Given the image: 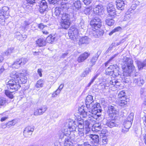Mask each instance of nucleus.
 Listing matches in <instances>:
<instances>
[{
	"mask_svg": "<svg viewBox=\"0 0 146 146\" xmlns=\"http://www.w3.org/2000/svg\"><path fill=\"white\" fill-rule=\"evenodd\" d=\"M91 71V70L89 68H86L84 72L81 74V76L83 77H86Z\"/></svg>",
	"mask_w": 146,
	"mask_h": 146,
	"instance_id": "obj_42",
	"label": "nucleus"
},
{
	"mask_svg": "<svg viewBox=\"0 0 146 146\" xmlns=\"http://www.w3.org/2000/svg\"><path fill=\"white\" fill-rule=\"evenodd\" d=\"M92 130L95 131H100L101 129V126L100 123H95L93 126Z\"/></svg>",
	"mask_w": 146,
	"mask_h": 146,
	"instance_id": "obj_28",
	"label": "nucleus"
},
{
	"mask_svg": "<svg viewBox=\"0 0 146 146\" xmlns=\"http://www.w3.org/2000/svg\"><path fill=\"white\" fill-rule=\"evenodd\" d=\"M84 129L80 128L78 129V137H79V139L80 138L81 140L83 139L84 138Z\"/></svg>",
	"mask_w": 146,
	"mask_h": 146,
	"instance_id": "obj_30",
	"label": "nucleus"
},
{
	"mask_svg": "<svg viewBox=\"0 0 146 146\" xmlns=\"http://www.w3.org/2000/svg\"><path fill=\"white\" fill-rule=\"evenodd\" d=\"M132 123L129 121H125L124 122L123 125L124 128L122 129V131L124 133L127 132L129 128L131 127Z\"/></svg>",
	"mask_w": 146,
	"mask_h": 146,
	"instance_id": "obj_20",
	"label": "nucleus"
},
{
	"mask_svg": "<svg viewBox=\"0 0 146 146\" xmlns=\"http://www.w3.org/2000/svg\"><path fill=\"white\" fill-rule=\"evenodd\" d=\"M118 111L115 108L112 106H109L108 108V113L110 117H111L112 119H114L117 116Z\"/></svg>",
	"mask_w": 146,
	"mask_h": 146,
	"instance_id": "obj_11",
	"label": "nucleus"
},
{
	"mask_svg": "<svg viewBox=\"0 0 146 146\" xmlns=\"http://www.w3.org/2000/svg\"><path fill=\"white\" fill-rule=\"evenodd\" d=\"M145 66H146V59L143 62H139L138 63V67L139 70H141Z\"/></svg>",
	"mask_w": 146,
	"mask_h": 146,
	"instance_id": "obj_41",
	"label": "nucleus"
},
{
	"mask_svg": "<svg viewBox=\"0 0 146 146\" xmlns=\"http://www.w3.org/2000/svg\"><path fill=\"white\" fill-rule=\"evenodd\" d=\"M73 142L70 139L69 137H66L65 138L64 143V146H72Z\"/></svg>",
	"mask_w": 146,
	"mask_h": 146,
	"instance_id": "obj_29",
	"label": "nucleus"
},
{
	"mask_svg": "<svg viewBox=\"0 0 146 146\" xmlns=\"http://www.w3.org/2000/svg\"><path fill=\"white\" fill-rule=\"evenodd\" d=\"M56 40V38L54 36L49 35L46 38V40L49 43H52Z\"/></svg>",
	"mask_w": 146,
	"mask_h": 146,
	"instance_id": "obj_39",
	"label": "nucleus"
},
{
	"mask_svg": "<svg viewBox=\"0 0 146 146\" xmlns=\"http://www.w3.org/2000/svg\"><path fill=\"white\" fill-rule=\"evenodd\" d=\"M8 103V100L6 98L0 96V107H5Z\"/></svg>",
	"mask_w": 146,
	"mask_h": 146,
	"instance_id": "obj_22",
	"label": "nucleus"
},
{
	"mask_svg": "<svg viewBox=\"0 0 146 146\" xmlns=\"http://www.w3.org/2000/svg\"><path fill=\"white\" fill-rule=\"evenodd\" d=\"M90 53L85 52L81 54L78 58L77 61L79 62H83L89 56Z\"/></svg>",
	"mask_w": 146,
	"mask_h": 146,
	"instance_id": "obj_19",
	"label": "nucleus"
},
{
	"mask_svg": "<svg viewBox=\"0 0 146 146\" xmlns=\"http://www.w3.org/2000/svg\"><path fill=\"white\" fill-rule=\"evenodd\" d=\"M106 23L109 26L113 25L114 23V21L112 19L108 18L105 20Z\"/></svg>",
	"mask_w": 146,
	"mask_h": 146,
	"instance_id": "obj_37",
	"label": "nucleus"
},
{
	"mask_svg": "<svg viewBox=\"0 0 146 146\" xmlns=\"http://www.w3.org/2000/svg\"><path fill=\"white\" fill-rule=\"evenodd\" d=\"M93 11L96 15H100L104 13L103 6L101 4L95 6L93 8Z\"/></svg>",
	"mask_w": 146,
	"mask_h": 146,
	"instance_id": "obj_13",
	"label": "nucleus"
},
{
	"mask_svg": "<svg viewBox=\"0 0 146 146\" xmlns=\"http://www.w3.org/2000/svg\"><path fill=\"white\" fill-rule=\"evenodd\" d=\"M84 130L85 131V134L87 136L89 137V135L90 134H92L91 133L90 127L85 128Z\"/></svg>",
	"mask_w": 146,
	"mask_h": 146,
	"instance_id": "obj_48",
	"label": "nucleus"
},
{
	"mask_svg": "<svg viewBox=\"0 0 146 146\" xmlns=\"http://www.w3.org/2000/svg\"><path fill=\"white\" fill-rule=\"evenodd\" d=\"M37 44L39 46L41 47L46 45V42L45 40L42 38H40L36 41Z\"/></svg>",
	"mask_w": 146,
	"mask_h": 146,
	"instance_id": "obj_26",
	"label": "nucleus"
},
{
	"mask_svg": "<svg viewBox=\"0 0 146 146\" xmlns=\"http://www.w3.org/2000/svg\"><path fill=\"white\" fill-rule=\"evenodd\" d=\"M99 52H98L97 54H96L95 56H94L92 58L90 61V62L92 64L91 66H92L94 64L96 61H97L98 56L99 55H98Z\"/></svg>",
	"mask_w": 146,
	"mask_h": 146,
	"instance_id": "obj_31",
	"label": "nucleus"
},
{
	"mask_svg": "<svg viewBox=\"0 0 146 146\" xmlns=\"http://www.w3.org/2000/svg\"><path fill=\"white\" fill-rule=\"evenodd\" d=\"M19 59H17L12 64V66L13 68H18L21 65L19 62Z\"/></svg>",
	"mask_w": 146,
	"mask_h": 146,
	"instance_id": "obj_40",
	"label": "nucleus"
},
{
	"mask_svg": "<svg viewBox=\"0 0 146 146\" xmlns=\"http://www.w3.org/2000/svg\"><path fill=\"white\" fill-rule=\"evenodd\" d=\"M93 102L94 100L93 96L91 95H88L86 97V104L87 108H92L94 105L97 104H99L100 106V104L99 103H96L93 105L92 103Z\"/></svg>",
	"mask_w": 146,
	"mask_h": 146,
	"instance_id": "obj_10",
	"label": "nucleus"
},
{
	"mask_svg": "<svg viewBox=\"0 0 146 146\" xmlns=\"http://www.w3.org/2000/svg\"><path fill=\"white\" fill-rule=\"evenodd\" d=\"M116 2V7L118 9L121 10L123 9L125 4L123 0H117Z\"/></svg>",
	"mask_w": 146,
	"mask_h": 146,
	"instance_id": "obj_21",
	"label": "nucleus"
},
{
	"mask_svg": "<svg viewBox=\"0 0 146 146\" xmlns=\"http://www.w3.org/2000/svg\"><path fill=\"white\" fill-rule=\"evenodd\" d=\"M93 121H92L88 119L86 120L84 122V125L85 128H88L90 127V123L91 122H93Z\"/></svg>",
	"mask_w": 146,
	"mask_h": 146,
	"instance_id": "obj_46",
	"label": "nucleus"
},
{
	"mask_svg": "<svg viewBox=\"0 0 146 146\" xmlns=\"http://www.w3.org/2000/svg\"><path fill=\"white\" fill-rule=\"evenodd\" d=\"M70 24V20L62 21L61 22V26L62 28L67 29L69 27Z\"/></svg>",
	"mask_w": 146,
	"mask_h": 146,
	"instance_id": "obj_23",
	"label": "nucleus"
},
{
	"mask_svg": "<svg viewBox=\"0 0 146 146\" xmlns=\"http://www.w3.org/2000/svg\"><path fill=\"white\" fill-rule=\"evenodd\" d=\"M39 12L41 14L45 13L48 9V5L46 2L44 0L40 1Z\"/></svg>",
	"mask_w": 146,
	"mask_h": 146,
	"instance_id": "obj_9",
	"label": "nucleus"
},
{
	"mask_svg": "<svg viewBox=\"0 0 146 146\" xmlns=\"http://www.w3.org/2000/svg\"><path fill=\"white\" fill-rule=\"evenodd\" d=\"M92 0H84V2L86 5H88L91 2Z\"/></svg>",
	"mask_w": 146,
	"mask_h": 146,
	"instance_id": "obj_62",
	"label": "nucleus"
},
{
	"mask_svg": "<svg viewBox=\"0 0 146 146\" xmlns=\"http://www.w3.org/2000/svg\"><path fill=\"white\" fill-rule=\"evenodd\" d=\"M34 131V127L33 126H28L26 127L24 131L23 134L25 137H30Z\"/></svg>",
	"mask_w": 146,
	"mask_h": 146,
	"instance_id": "obj_12",
	"label": "nucleus"
},
{
	"mask_svg": "<svg viewBox=\"0 0 146 146\" xmlns=\"http://www.w3.org/2000/svg\"><path fill=\"white\" fill-rule=\"evenodd\" d=\"M78 29L75 27H71L68 32V35L70 38L74 40L78 37Z\"/></svg>",
	"mask_w": 146,
	"mask_h": 146,
	"instance_id": "obj_8",
	"label": "nucleus"
},
{
	"mask_svg": "<svg viewBox=\"0 0 146 146\" xmlns=\"http://www.w3.org/2000/svg\"><path fill=\"white\" fill-rule=\"evenodd\" d=\"M15 123H14L13 122V121H11L9 122L7 125V126L8 127L9 126V127H10V126L14 125H15Z\"/></svg>",
	"mask_w": 146,
	"mask_h": 146,
	"instance_id": "obj_63",
	"label": "nucleus"
},
{
	"mask_svg": "<svg viewBox=\"0 0 146 146\" xmlns=\"http://www.w3.org/2000/svg\"><path fill=\"white\" fill-rule=\"evenodd\" d=\"M72 6L74 9H76L79 10L81 7V4L80 1V0H77L74 1L72 5Z\"/></svg>",
	"mask_w": 146,
	"mask_h": 146,
	"instance_id": "obj_25",
	"label": "nucleus"
},
{
	"mask_svg": "<svg viewBox=\"0 0 146 146\" xmlns=\"http://www.w3.org/2000/svg\"><path fill=\"white\" fill-rule=\"evenodd\" d=\"M125 93L124 91H122L119 92L118 95V98L120 99H122L123 97H126Z\"/></svg>",
	"mask_w": 146,
	"mask_h": 146,
	"instance_id": "obj_49",
	"label": "nucleus"
},
{
	"mask_svg": "<svg viewBox=\"0 0 146 146\" xmlns=\"http://www.w3.org/2000/svg\"><path fill=\"white\" fill-rule=\"evenodd\" d=\"M90 39L87 36L82 37L79 40V42L81 44H88Z\"/></svg>",
	"mask_w": 146,
	"mask_h": 146,
	"instance_id": "obj_24",
	"label": "nucleus"
},
{
	"mask_svg": "<svg viewBox=\"0 0 146 146\" xmlns=\"http://www.w3.org/2000/svg\"><path fill=\"white\" fill-rule=\"evenodd\" d=\"M107 10L108 15L111 17H113L116 15L115 9L114 6L111 4H109L107 7Z\"/></svg>",
	"mask_w": 146,
	"mask_h": 146,
	"instance_id": "obj_16",
	"label": "nucleus"
},
{
	"mask_svg": "<svg viewBox=\"0 0 146 146\" xmlns=\"http://www.w3.org/2000/svg\"><path fill=\"white\" fill-rule=\"evenodd\" d=\"M133 17V14L132 13H129V11L127 12L125 15L124 20L127 21L131 20Z\"/></svg>",
	"mask_w": 146,
	"mask_h": 146,
	"instance_id": "obj_27",
	"label": "nucleus"
},
{
	"mask_svg": "<svg viewBox=\"0 0 146 146\" xmlns=\"http://www.w3.org/2000/svg\"><path fill=\"white\" fill-rule=\"evenodd\" d=\"M69 137H70V139L74 142V143H77L79 141V137H78V136L76 137L74 134H71V136Z\"/></svg>",
	"mask_w": 146,
	"mask_h": 146,
	"instance_id": "obj_36",
	"label": "nucleus"
},
{
	"mask_svg": "<svg viewBox=\"0 0 146 146\" xmlns=\"http://www.w3.org/2000/svg\"><path fill=\"white\" fill-rule=\"evenodd\" d=\"M18 59L19 60V62L21 66L24 65L28 61L27 58H18Z\"/></svg>",
	"mask_w": 146,
	"mask_h": 146,
	"instance_id": "obj_44",
	"label": "nucleus"
},
{
	"mask_svg": "<svg viewBox=\"0 0 146 146\" xmlns=\"http://www.w3.org/2000/svg\"><path fill=\"white\" fill-rule=\"evenodd\" d=\"M120 43H120V42H119L118 43H112L111 44V46H110L109 47V48H108V50H111L112 49V47L113 46H117L118 45H119V44H120Z\"/></svg>",
	"mask_w": 146,
	"mask_h": 146,
	"instance_id": "obj_57",
	"label": "nucleus"
},
{
	"mask_svg": "<svg viewBox=\"0 0 146 146\" xmlns=\"http://www.w3.org/2000/svg\"><path fill=\"white\" fill-rule=\"evenodd\" d=\"M106 125L108 127L110 128L116 126V124L115 123V121L113 120H107Z\"/></svg>",
	"mask_w": 146,
	"mask_h": 146,
	"instance_id": "obj_32",
	"label": "nucleus"
},
{
	"mask_svg": "<svg viewBox=\"0 0 146 146\" xmlns=\"http://www.w3.org/2000/svg\"><path fill=\"white\" fill-rule=\"evenodd\" d=\"M118 66L116 64L110 65L106 70V74L113 76H117L119 75Z\"/></svg>",
	"mask_w": 146,
	"mask_h": 146,
	"instance_id": "obj_6",
	"label": "nucleus"
},
{
	"mask_svg": "<svg viewBox=\"0 0 146 146\" xmlns=\"http://www.w3.org/2000/svg\"><path fill=\"white\" fill-rule=\"evenodd\" d=\"M108 140L107 136L106 135H103L102 139L100 140L99 144H100V146L102 145H105L107 144Z\"/></svg>",
	"mask_w": 146,
	"mask_h": 146,
	"instance_id": "obj_33",
	"label": "nucleus"
},
{
	"mask_svg": "<svg viewBox=\"0 0 146 146\" xmlns=\"http://www.w3.org/2000/svg\"><path fill=\"white\" fill-rule=\"evenodd\" d=\"M44 82L43 80L40 79L38 80L36 85L35 87L38 88L43 87L44 85Z\"/></svg>",
	"mask_w": 146,
	"mask_h": 146,
	"instance_id": "obj_38",
	"label": "nucleus"
},
{
	"mask_svg": "<svg viewBox=\"0 0 146 146\" xmlns=\"http://www.w3.org/2000/svg\"><path fill=\"white\" fill-rule=\"evenodd\" d=\"M26 1L28 3L32 5L35 3L36 0H26Z\"/></svg>",
	"mask_w": 146,
	"mask_h": 146,
	"instance_id": "obj_61",
	"label": "nucleus"
},
{
	"mask_svg": "<svg viewBox=\"0 0 146 146\" xmlns=\"http://www.w3.org/2000/svg\"><path fill=\"white\" fill-rule=\"evenodd\" d=\"M14 50L13 47H11L8 49V50L5 52V54L6 55H10L11 53L13 52Z\"/></svg>",
	"mask_w": 146,
	"mask_h": 146,
	"instance_id": "obj_53",
	"label": "nucleus"
},
{
	"mask_svg": "<svg viewBox=\"0 0 146 146\" xmlns=\"http://www.w3.org/2000/svg\"><path fill=\"white\" fill-rule=\"evenodd\" d=\"M20 80L22 82L23 84H25L27 82V78L25 76V74L22 73L21 74Z\"/></svg>",
	"mask_w": 146,
	"mask_h": 146,
	"instance_id": "obj_43",
	"label": "nucleus"
},
{
	"mask_svg": "<svg viewBox=\"0 0 146 146\" xmlns=\"http://www.w3.org/2000/svg\"><path fill=\"white\" fill-rule=\"evenodd\" d=\"M122 68L124 74L129 75L134 70V66L133 65V61L131 58L127 57H124L122 61Z\"/></svg>",
	"mask_w": 146,
	"mask_h": 146,
	"instance_id": "obj_3",
	"label": "nucleus"
},
{
	"mask_svg": "<svg viewBox=\"0 0 146 146\" xmlns=\"http://www.w3.org/2000/svg\"><path fill=\"white\" fill-rule=\"evenodd\" d=\"M80 146H91L88 142H84L83 144L79 145Z\"/></svg>",
	"mask_w": 146,
	"mask_h": 146,
	"instance_id": "obj_64",
	"label": "nucleus"
},
{
	"mask_svg": "<svg viewBox=\"0 0 146 146\" xmlns=\"http://www.w3.org/2000/svg\"><path fill=\"white\" fill-rule=\"evenodd\" d=\"M93 107L91 108H87L88 111L86 112L84 110V107L82 106L79 108L78 111L83 117H87L88 119L92 121H96L101 115L100 113L102 110L99 104H96Z\"/></svg>",
	"mask_w": 146,
	"mask_h": 146,
	"instance_id": "obj_1",
	"label": "nucleus"
},
{
	"mask_svg": "<svg viewBox=\"0 0 146 146\" xmlns=\"http://www.w3.org/2000/svg\"><path fill=\"white\" fill-rule=\"evenodd\" d=\"M30 24V23L28 21H24L21 24V27L24 30H27L28 28L29 25Z\"/></svg>",
	"mask_w": 146,
	"mask_h": 146,
	"instance_id": "obj_34",
	"label": "nucleus"
},
{
	"mask_svg": "<svg viewBox=\"0 0 146 146\" xmlns=\"http://www.w3.org/2000/svg\"><path fill=\"white\" fill-rule=\"evenodd\" d=\"M54 14L58 19H61L62 21H70V15L64 11L60 8L56 7L54 9Z\"/></svg>",
	"mask_w": 146,
	"mask_h": 146,
	"instance_id": "obj_5",
	"label": "nucleus"
},
{
	"mask_svg": "<svg viewBox=\"0 0 146 146\" xmlns=\"http://www.w3.org/2000/svg\"><path fill=\"white\" fill-rule=\"evenodd\" d=\"M73 121L76 124V125H75L76 127L77 126V125H84V121L82 119H81L80 120L77 121Z\"/></svg>",
	"mask_w": 146,
	"mask_h": 146,
	"instance_id": "obj_52",
	"label": "nucleus"
},
{
	"mask_svg": "<svg viewBox=\"0 0 146 146\" xmlns=\"http://www.w3.org/2000/svg\"><path fill=\"white\" fill-rule=\"evenodd\" d=\"M47 109V108L45 106H43L38 109H35L34 111V114L35 116L42 115Z\"/></svg>",
	"mask_w": 146,
	"mask_h": 146,
	"instance_id": "obj_15",
	"label": "nucleus"
},
{
	"mask_svg": "<svg viewBox=\"0 0 146 146\" xmlns=\"http://www.w3.org/2000/svg\"><path fill=\"white\" fill-rule=\"evenodd\" d=\"M91 9L90 7H87L84 10V12L86 15H89Z\"/></svg>",
	"mask_w": 146,
	"mask_h": 146,
	"instance_id": "obj_51",
	"label": "nucleus"
},
{
	"mask_svg": "<svg viewBox=\"0 0 146 146\" xmlns=\"http://www.w3.org/2000/svg\"><path fill=\"white\" fill-rule=\"evenodd\" d=\"M89 137L91 139L92 141H91L93 145L95 146H100L99 144V136L98 135L95 134H90L89 135Z\"/></svg>",
	"mask_w": 146,
	"mask_h": 146,
	"instance_id": "obj_14",
	"label": "nucleus"
},
{
	"mask_svg": "<svg viewBox=\"0 0 146 146\" xmlns=\"http://www.w3.org/2000/svg\"><path fill=\"white\" fill-rule=\"evenodd\" d=\"M75 125L76 124L72 119H67L64 124V127L59 132V138L62 139L65 136L68 137L71 132L75 131L76 128Z\"/></svg>",
	"mask_w": 146,
	"mask_h": 146,
	"instance_id": "obj_2",
	"label": "nucleus"
},
{
	"mask_svg": "<svg viewBox=\"0 0 146 146\" xmlns=\"http://www.w3.org/2000/svg\"><path fill=\"white\" fill-rule=\"evenodd\" d=\"M6 86L9 90H5V94L7 96L11 99L13 97L12 93L17 91L21 87L19 83L16 82L13 79L9 80L7 82Z\"/></svg>",
	"mask_w": 146,
	"mask_h": 146,
	"instance_id": "obj_4",
	"label": "nucleus"
},
{
	"mask_svg": "<svg viewBox=\"0 0 146 146\" xmlns=\"http://www.w3.org/2000/svg\"><path fill=\"white\" fill-rule=\"evenodd\" d=\"M9 9L7 7H4L1 10L0 12V19H3L4 18H6V16H8L9 14Z\"/></svg>",
	"mask_w": 146,
	"mask_h": 146,
	"instance_id": "obj_17",
	"label": "nucleus"
},
{
	"mask_svg": "<svg viewBox=\"0 0 146 146\" xmlns=\"http://www.w3.org/2000/svg\"><path fill=\"white\" fill-rule=\"evenodd\" d=\"M78 27L79 28L83 29L85 28L84 21L82 19L81 20L80 22L78 25Z\"/></svg>",
	"mask_w": 146,
	"mask_h": 146,
	"instance_id": "obj_55",
	"label": "nucleus"
},
{
	"mask_svg": "<svg viewBox=\"0 0 146 146\" xmlns=\"http://www.w3.org/2000/svg\"><path fill=\"white\" fill-rule=\"evenodd\" d=\"M133 118V113H131L127 118V121H129L132 123Z\"/></svg>",
	"mask_w": 146,
	"mask_h": 146,
	"instance_id": "obj_50",
	"label": "nucleus"
},
{
	"mask_svg": "<svg viewBox=\"0 0 146 146\" xmlns=\"http://www.w3.org/2000/svg\"><path fill=\"white\" fill-rule=\"evenodd\" d=\"M10 77L13 78H17L19 77V73L16 71L12 72L10 75Z\"/></svg>",
	"mask_w": 146,
	"mask_h": 146,
	"instance_id": "obj_45",
	"label": "nucleus"
},
{
	"mask_svg": "<svg viewBox=\"0 0 146 146\" xmlns=\"http://www.w3.org/2000/svg\"><path fill=\"white\" fill-rule=\"evenodd\" d=\"M127 104L126 97H123L122 99H119V104L121 106H123Z\"/></svg>",
	"mask_w": 146,
	"mask_h": 146,
	"instance_id": "obj_35",
	"label": "nucleus"
},
{
	"mask_svg": "<svg viewBox=\"0 0 146 146\" xmlns=\"http://www.w3.org/2000/svg\"><path fill=\"white\" fill-rule=\"evenodd\" d=\"M145 90L144 88H141L140 90V93L141 94H144L145 95V100L146 98V92H144Z\"/></svg>",
	"mask_w": 146,
	"mask_h": 146,
	"instance_id": "obj_60",
	"label": "nucleus"
},
{
	"mask_svg": "<svg viewBox=\"0 0 146 146\" xmlns=\"http://www.w3.org/2000/svg\"><path fill=\"white\" fill-rule=\"evenodd\" d=\"M118 55V53L112 56H111L110 59L106 62L105 63V65L106 67H107L108 64L110 62H111L113 59L116 57Z\"/></svg>",
	"mask_w": 146,
	"mask_h": 146,
	"instance_id": "obj_47",
	"label": "nucleus"
},
{
	"mask_svg": "<svg viewBox=\"0 0 146 146\" xmlns=\"http://www.w3.org/2000/svg\"><path fill=\"white\" fill-rule=\"evenodd\" d=\"M90 24L94 29H99L102 25V22L100 19L96 17L92 20Z\"/></svg>",
	"mask_w": 146,
	"mask_h": 146,
	"instance_id": "obj_7",
	"label": "nucleus"
},
{
	"mask_svg": "<svg viewBox=\"0 0 146 146\" xmlns=\"http://www.w3.org/2000/svg\"><path fill=\"white\" fill-rule=\"evenodd\" d=\"M59 0H48L49 3L50 4L55 5L59 4Z\"/></svg>",
	"mask_w": 146,
	"mask_h": 146,
	"instance_id": "obj_54",
	"label": "nucleus"
},
{
	"mask_svg": "<svg viewBox=\"0 0 146 146\" xmlns=\"http://www.w3.org/2000/svg\"><path fill=\"white\" fill-rule=\"evenodd\" d=\"M116 82H117V80L113 79L112 80H110L109 82V83L110 85H113L114 86H115V83Z\"/></svg>",
	"mask_w": 146,
	"mask_h": 146,
	"instance_id": "obj_58",
	"label": "nucleus"
},
{
	"mask_svg": "<svg viewBox=\"0 0 146 146\" xmlns=\"http://www.w3.org/2000/svg\"><path fill=\"white\" fill-rule=\"evenodd\" d=\"M138 82L137 83V85L138 86H141L143 85L144 83L143 80L141 78H138Z\"/></svg>",
	"mask_w": 146,
	"mask_h": 146,
	"instance_id": "obj_56",
	"label": "nucleus"
},
{
	"mask_svg": "<svg viewBox=\"0 0 146 146\" xmlns=\"http://www.w3.org/2000/svg\"><path fill=\"white\" fill-rule=\"evenodd\" d=\"M98 29L92 28L90 35L96 38H99L102 36L104 34V32L102 30H99Z\"/></svg>",
	"mask_w": 146,
	"mask_h": 146,
	"instance_id": "obj_18",
	"label": "nucleus"
},
{
	"mask_svg": "<svg viewBox=\"0 0 146 146\" xmlns=\"http://www.w3.org/2000/svg\"><path fill=\"white\" fill-rule=\"evenodd\" d=\"M38 27L41 29H42L43 28L47 27L46 25H44L42 23H40L38 25Z\"/></svg>",
	"mask_w": 146,
	"mask_h": 146,
	"instance_id": "obj_59",
	"label": "nucleus"
}]
</instances>
